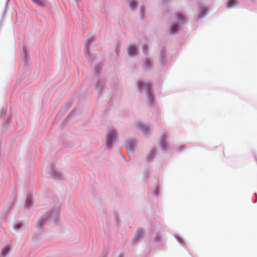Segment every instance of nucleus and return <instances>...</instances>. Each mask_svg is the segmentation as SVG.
I'll return each instance as SVG.
<instances>
[{
    "label": "nucleus",
    "mask_w": 257,
    "mask_h": 257,
    "mask_svg": "<svg viewBox=\"0 0 257 257\" xmlns=\"http://www.w3.org/2000/svg\"><path fill=\"white\" fill-rule=\"evenodd\" d=\"M116 135L113 130H110L107 135V146L109 147L112 142L115 140Z\"/></svg>",
    "instance_id": "1"
},
{
    "label": "nucleus",
    "mask_w": 257,
    "mask_h": 257,
    "mask_svg": "<svg viewBox=\"0 0 257 257\" xmlns=\"http://www.w3.org/2000/svg\"><path fill=\"white\" fill-rule=\"evenodd\" d=\"M137 48L133 45H130L128 47V53L129 55H135L137 52Z\"/></svg>",
    "instance_id": "2"
},
{
    "label": "nucleus",
    "mask_w": 257,
    "mask_h": 257,
    "mask_svg": "<svg viewBox=\"0 0 257 257\" xmlns=\"http://www.w3.org/2000/svg\"><path fill=\"white\" fill-rule=\"evenodd\" d=\"M138 85L140 90L143 89L144 87L149 89L150 87V85H148L147 86L146 84H144L143 82L141 81L138 82Z\"/></svg>",
    "instance_id": "3"
},
{
    "label": "nucleus",
    "mask_w": 257,
    "mask_h": 257,
    "mask_svg": "<svg viewBox=\"0 0 257 257\" xmlns=\"http://www.w3.org/2000/svg\"><path fill=\"white\" fill-rule=\"evenodd\" d=\"M178 31V26L177 24H173L171 27V33L175 34Z\"/></svg>",
    "instance_id": "4"
},
{
    "label": "nucleus",
    "mask_w": 257,
    "mask_h": 257,
    "mask_svg": "<svg viewBox=\"0 0 257 257\" xmlns=\"http://www.w3.org/2000/svg\"><path fill=\"white\" fill-rule=\"evenodd\" d=\"M155 156V152L154 150H152L147 157L148 161H150L153 159Z\"/></svg>",
    "instance_id": "5"
},
{
    "label": "nucleus",
    "mask_w": 257,
    "mask_h": 257,
    "mask_svg": "<svg viewBox=\"0 0 257 257\" xmlns=\"http://www.w3.org/2000/svg\"><path fill=\"white\" fill-rule=\"evenodd\" d=\"M9 249L7 246H5L2 248L1 250V255L5 256L9 252Z\"/></svg>",
    "instance_id": "6"
},
{
    "label": "nucleus",
    "mask_w": 257,
    "mask_h": 257,
    "mask_svg": "<svg viewBox=\"0 0 257 257\" xmlns=\"http://www.w3.org/2000/svg\"><path fill=\"white\" fill-rule=\"evenodd\" d=\"M32 203V199L30 197H28L25 202V206L26 207H29Z\"/></svg>",
    "instance_id": "7"
},
{
    "label": "nucleus",
    "mask_w": 257,
    "mask_h": 257,
    "mask_svg": "<svg viewBox=\"0 0 257 257\" xmlns=\"http://www.w3.org/2000/svg\"><path fill=\"white\" fill-rule=\"evenodd\" d=\"M176 17L178 20L181 21H183L185 19L184 16L180 13H178L176 14Z\"/></svg>",
    "instance_id": "8"
},
{
    "label": "nucleus",
    "mask_w": 257,
    "mask_h": 257,
    "mask_svg": "<svg viewBox=\"0 0 257 257\" xmlns=\"http://www.w3.org/2000/svg\"><path fill=\"white\" fill-rule=\"evenodd\" d=\"M143 234V231L142 229H138L136 233V237L137 239H139Z\"/></svg>",
    "instance_id": "9"
},
{
    "label": "nucleus",
    "mask_w": 257,
    "mask_h": 257,
    "mask_svg": "<svg viewBox=\"0 0 257 257\" xmlns=\"http://www.w3.org/2000/svg\"><path fill=\"white\" fill-rule=\"evenodd\" d=\"M126 149L127 150V151L129 150L130 151H132L134 149V147H133V145L130 143H127L126 144Z\"/></svg>",
    "instance_id": "10"
},
{
    "label": "nucleus",
    "mask_w": 257,
    "mask_h": 257,
    "mask_svg": "<svg viewBox=\"0 0 257 257\" xmlns=\"http://www.w3.org/2000/svg\"><path fill=\"white\" fill-rule=\"evenodd\" d=\"M137 2L136 1H130V6H131L132 9H133L135 8L137 5Z\"/></svg>",
    "instance_id": "11"
},
{
    "label": "nucleus",
    "mask_w": 257,
    "mask_h": 257,
    "mask_svg": "<svg viewBox=\"0 0 257 257\" xmlns=\"http://www.w3.org/2000/svg\"><path fill=\"white\" fill-rule=\"evenodd\" d=\"M236 1H228V3L227 4V6L229 8L231 7L233 5H235L236 4Z\"/></svg>",
    "instance_id": "12"
},
{
    "label": "nucleus",
    "mask_w": 257,
    "mask_h": 257,
    "mask_svg": "<svg viewBox=\"0 0 257 257\" xmlns=\"http://www.w3.org/2000/svg\"><path fill=\"white\" fill-rule=\"evenodd\" d=\"M94 39L92 36H89L87 40V43L88 44H89L90 43H91L93 41Z\"/></svg>",
    "instance_id": "13"
},
{
    "label": "nucleus",
    "mask_w": 257,
    "mask_h": 257,
    "mask_svg": "<svg viewBox=\"0 0 257 257\" xmlns=\"http://www.w3.org/2000/svg\"><path fill=\"white\" fill-rule=\"evenodd\" d=\"M150 61L149 60H146L145 62L146 67H148L150 64Z\"/></svg>",
    "instance_id": "14"
},
{
    "label": "nucleus",
    "mask_w": 257,
    "mask_h": 257,
    "mask_svg": "<svg viewBox=\"0 0 257 257\" xmlns=\"http://www.w3.org/2000/svg\"><path fill=\"white\" fill-rule=\"evenodd\" d=\"M141 128H142V130L143 132L144 133H146L147 132V129L146 128V126H144V125H142V127H141Z\"/></svg>",
    "instance_id": "15"
},
{
    "label": "nucleus",
    "mask_w": 257,
    "mask_h": 257,
    "mask_svg": "<svg viewBox=\"0 0 257 257\" xmlns=\"http://www.w3.org/2000/svg\"><path fill=\"white\" fill-rule=\"evenodd\" d=\"M143 51H144V52H147V46H143Z\"/></svg>",
    "instance_id": "16"
},
{
    "label": "nucleus",
    "mask_w": 257,
    "mask_h": 257,
    "mask_svg": "<svg viewBox=\"0 0 257 257\" xmlns=\"http://www.w3.org/2000/svg\"><path fill=\"white\" fill-rule=\"evenodd\" d=\"M36 3V4L38 5H40L42 3V1H34Z\"/></svg>",
    "instance_id": "17"
},
{
    "label": "nucleus",
    "mask_w": 257,
    "mask_h": 257,
    "mask_svg": "<svg viewBox=\"0 0 257 257\" xmlns=\"http://www.w3.org/2000/svg\"><path fill=\"white\" fill-rule=\"evenodd\" d=\"M38 223H40V225H42V223L41 222V220H39Z\"/></svg>",
    "instance_id": "18"
},
{
    "label": "nucleus",
    "mask_w": 257,
    "mask_h": 257,
    "mask_svg": "<svg viewBox=\"0 0 257 257\" xmlns=\"http://www.w3.org/2000/svg\"><path fill=\"white\" fill-rule=\"evenodd\" d=\"M21 227V225H19L18 226V228H20Z\"/></svg>",
    "instance_id": "19"
}]
</instances>
